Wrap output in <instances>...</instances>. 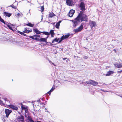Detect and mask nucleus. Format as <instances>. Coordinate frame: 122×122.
<instances>
[{
    "instance_id": "nucleus-1",
    "label": "nucleus",
    "mask_w": 122,
    "mask_h": 122,
    "mask_svg": "<svg viewBox=\"0 0 122 122\" xmlns=\"http://www.w3.org/2000/svg\"><path fill=\"white\" fill-rule=\"evenodd\" d=\"M77 19L81 20V22L84 21L87 22L88 21L87 16L86 15L83 13V11H81L80 13L77 17Z\"/></svg>"
},
{
    "instance_id": "nucleus-2",
    "label": "nucleus",
    "mask_w": 122,
    "mask_h": 122,
    "mask_svg": "<svg viewBox=\"0 0 122 122\" xmlns=\"http://www.w3.org/2000/svg\"><path fill=\"white\" fill-rule=\"evenodd\" d=\"M86 82L87 84L92 85L94 86H97L98 84V83L97 82L91 80H89L88 81H86Z\"/></svg>"
},
{
    "instance_id": "nucleus-3",
    "label": "nucleus",
    "mask_w": 122,
    "mask_h": 122,
    "mask_svg": "<svg viewBox=\"0 0 122 122\" xmlns=\"http://www.w3.org/2000/svg\"><path fill=\"white\" fill-rule=\"evenodd\" d=\"M83 28V26L82 24H81V25L77 28L74 29L73 31L75 33H77L81 32Z\"/></svg>"
},
{
    "instance_id": "nucleus-4",
    "label": "nucleus",
    "mask_w": 122,
    "mask_h": 122,
    "mask_svg": "<svg viewBox=\"0 0 122 122\" xmlns=\"http://www.w3.org/2000/svg\"><path fill=\"white\" fill-rule=\"evenodd\" d=\"M80 21L79 19H77V17L74 20H73L72 22H73V26L75 28L76 27L78 23Z\"/></svg>"
},
{
    "instance_id": "nucleus-5",
    "label": "nucleus",
    "mask_w": 122,
    "mask_h": 122,
    "mask_svg": "<svg viewBox=\"0 0 122 122\" xmlns=\"http://www.w3.org/2000/svg\"><path fill=\"white\" fill-rule=\"evenodd\" d=\"M80 7L81 10L83 11H85V4L83 2H81L80 4Z\"/></svg>"
},
{
    "instance_id": "nucleus-6",
    "label": "nucleus",
    "mask_w": 122,
    "mask_h": 122,
    "mask_svg": "<svg viewBox=\"0 0 122 122\" xmlns=\"http://www.w3.org/2000/svg\"><path fill=\"white\" fill-rule=\"evenodd\" d=\"M70 35L69 34H67L65 35V36L63 35L60 39V40L58 42L59 43H60L63 40L65 39L68 38Z\"/></svg>"
},
{
    "instance_id": "nucleus-7",
    "label": "nucleus",
    "mask_w": 122,
    "mask_h": 122,
    "mask_svg": "<svg viewBox=\"0 0 122 122\" xmlns=\"http://www.w3.org/2000/svg\"><path fill=\"white\" fill-rule=\"evenodd\" d=\"M12 111L7 109H6L5 110V112L6 114V117L8 118L9 115L12 112Z\"/></svg>"
},
{
    "instance_id": "nucleus-8",
    "label": "nucleus",
    "mask_w": 122,
    "mask_h": 122,
    "mask_svg": "<svg viewBox=\"0 0 122 122\" xmlns=\"http://www.w3.org/2000/svg\"><path fill=\"white\" fill-rule=\"evenodd\" d=\"M8 106L10 108L12 109L13 110L17 111L18 109V108L17 106L12 104L8 105Z\"/></svg>"
},
{
    "instance_id": "nucleus-9",
    "label": "nucleus",
    "mask_w": 122,
    "mask_h": 122,
    "mask_svg": "<svg viewBox=\"0 0 122 122\" xmlns=\"http://www.w3.org/2000/svg\"><path fill=\"white\" fill-rule=\"evenodd\" d=\"M75 10H71L68 14V16L70 17H71L75 12Z\"/></svg>"
},
{
    "instance_id": "nucleus-10",
    "label": "nucleus",
    "mask_w": 122,
    "mask_h": 122,
    "mask_svg": "<svg viewBox=\"0 0 122 122\" xmlns=\"http://www.w3.org/2000/svg\"><path fill=\"white\" fill-rule=\"evenodd\" d=\"M89 25L92 27V29L93 27H95L96 26V24L95 22L93 21H89Z\"/></svg>"
},
{
    "instance_id": "nucleus-11",
    "label": "nucleus",
    "mask_w": 122,
    "mask_h": 122,
    "mask_svg": "<svg viewBox=\"0 0 122 122\" xmlns=\"http://www.w3.org/2000/svg\"><path fill=\"white\" fill-rule=\"evenodd\" d=\"M115 66L117 68H121L122 67V65L120 63H117L114 64Z\"/></svg>"
},
{
    "instance_id": "nucleus-12",
    "label": "nucleus",
    "mask_w": 122,
    "mask_h": 122,
    "mask_svg": "<svg viewBox=\"0 0 122 122\" xmlns=\"http://www.w3.org/2000/svg\"><path fill=\"white\" fill-rule=\"evenodd\" d=\"M66 3L69 6H71L73 4V2L72 0H66Z\"/></svg>"
},
{
    "instance_id": "nucleus-13",
    "label": "nucleus",
    "mask_w": 122,
    "mask_h": 122,
    "mask_svg": "<svg viewBox=\"0 0 122 122\" xmlns=\"http://www.w3.org/2000/svg\"><path fill=\"white\" fill-rule=\"evenodd\" d=\"M48 36L46 38H40V40L41 42H44L46 43L47 42V40Z\"/></svg>"
},
{
    "instance_id": "nucleus-14",
    "label": "nucleus",
    "mask_w": 122,
    "mask_h": 122,
    "mask_svg": "<svg viewBox=\"0 0 122 122\" xmlns=\"http://www.w3.org/2000/svg\"><path fill=\"white\" fill-rule=\"evenodd\" d=\"M3 14L5 16H7L8 17H10L11 15V14L6 12H4Z\"/></svg>"
},
{
    "instance_id": "nucleus-15",
    "label": "nucleus",
    "mask_w": 122,
    "mask_h": 122,
    "mask_svg": "<svg viewBox=\"0 0 122 122\" xmlns=\"http://www.w3.org/2000/svg\"><path fill=\"white\" fill-rule=\"evenodd\" d=\"M114 73V72L112 71H110L107 72V74H106V76H110L111 74H113Z\"/></svg>"
},
{
    "instance_id": "nucleus-16",
    "label": "nucleus",
    "mask_w": 122,
    "mask_h": 122,
    "mask_svg": "<svg viewBox=\"0 0 122 122\" xmlns=\"http://www.w3.org/2000/svg\"><path fill=\"white\" fill-rule=\"evenodd\" d=\"M33 30L36 34H40L42 33V32L40 31L36 28L34 29H33Z\"/></svg>"
},
{
    "instance_id": "nucleus-17",
    "label": "nucleus",
    "mask_w": 122,
    "mask_h": 122,
    "mask_svg": "<svg viewBox=\"0 0 122 122\" xmlns=\"http://www.w3.org/2000/svg\"><path fill=\"white\" fill-rule=\"evenodd\" d=\"M25 30L24 31H23V32L26 33H29L30 32H31L32 30H27L26 28H25Z\"/></svg>"
},
{
    "instance_id": "nucleus-18",
    "label": "nucleus",
    "mask_w": 122,
    "mask_h": 122,
    "mask_svg": "<svg viewBox=\"0 0 122 122\" xmlns=\"http://www.w3.org/2000/svg\"><path fill=\"white\" fill-rule=\"evenodd\" d=\"M25 117H27V119L28 120H29L31 122H34V121L30 117V116H28V117H27V116L25 115Z\"/></svg>"
},
{
    "instance_id": "nucleus-19",
    "label": "nucleus",
    "mask_w": 122,
    "mask_h": 122,
    "mask_svg": "<svg viewBox=\"0 0 122 122\" xmlns=\"http://www.w3.org/2000/svg\"><path fill=\"white\" fill-rule=\"evenodd\" d=\"M55 15L54 14L53 12L50 13L49 15V17H50L51 18H52Z\"/></svg>"
},
{
    "instance_id": "nucleus-20",
    "label": "nucleus",
    "mask_w": 122,
    "mask_h": 122,
    "mask_svg": "<svg viewBox=\"0 0 122 122\" xmlns=\"http://www.w3.org/2000/svg\"><path fill=\"white\" fill-rule=\"evenodd\" d=\"M55 89V88L54 87H52L50 90L48 92V93L50 95L51 93V92H52Z\"/></svg>"
},
{
    "instance_id": "nucleus-21",
    "label": "nucleus",
    "mask_w": 122,
    "mask_h": 122,
    "mask_svg": "<svg viewBox=\"0 0 122 122\" xmlns=\"http://www.w3.org/2000/svg\"><path fill=\"white\" fill-rule=\"evenodd\" d=\"M18 33L21 34V35H23L24 36H26V35L23 32H21L19 31L18 30Z\"/></svg>"
},
{
    "instance_id": "nucleus-22",
    "label": "nucleus",
    "mask_w": 122,
    "mask_h": 122,
    "mask_svg": "<svg viewBox=\"0 0 122 122\" xmlns=\"http://www.w3.org/2000/svg\"><path fill=\"white\" fill-rule=\"evenodd\" d=\"M24 117L23 116H20L18 117V120L19 119H22V120H24Z\"/></svg>"
},
{
    "instance_id": "nucleus-23",
    "label": "nucleus",
    "mask_w": 122,
    "mask_h": 122,
    "mask_svg": "<svg viewBox=\"0 0 122 122\" xmlns=\"http://www.w3.org/2000/svg\"><path fill=\"white\" fill-rule=\"evenodd\" d=\"M59 39H57L56 38L54 39L52 41V43H54L55 42H57L58 41Z\"/></svg>"
},
{
    "instance_id": "nucleus-24",
    "label": "nucleus",
    "mask_w": 122,
    "mask_h": 122,
    "mask_svg": "<svg viewBox=\"0 0 122 122\" xmlns=\"http://www.w3.org/2000/svg\"><path fill=\"white\" fill-rule=\"evenodd\" d=\"M42 33H43L44 34L47 35H48L50 34V33L48 32H42Z\"/></svg>"
},
{
    "instance_id": "nucleus-25",
    "label": "nucleus",
    "mask_w": 122,
    "mask_h": 122,
    "mask_svg": "<svg viewBox=\"0 0 122 122\" xmlns=\"http://www.w3.org/2000/svg\"><path fill=\"white\" fill-rule=\"evenodd\" d=\"M26 25L27 26L31 27H33L34 25V24H32L30 23H29L28 24H26Z\"/></svg>"
},
{
    "instance_id": "nucleus-26",
    "label": "nucleus",
    "mask_w": 122,
    "mask_h": 122,
    "mask_svg": "<svg viewBox=\"0 0 122 122\" xmlns=\"http://www.w3.org/2000/svg\"><path fill=\"white\" fill-rule=\"evenodd\" d=\"M60 24L59 23H57L55 27L56 28L58 29L59 28V26H60Z\"/></svg>"
},
{
    "instance_id": "nucleus-27",
    "label": "nucleus",
    "mask_w": 122,
    "mask_h": 122,
    "mask_svg": "<svg viewBox=\"0 0 122 122\" xmlns=\"http://www.w3.org/2000/svg\"><path fill=\"white\" fill-rule=\"evenodd\" d=\"M6 25H7V26L9 27V28L11 30H13L12 29V27H11V26L10 25L7 24H6Z\"/></svg>"
},
{
    "instance_id": "nucleus-28",
    "label": "nucleus",
    "mask_w": 122,
    "mask_h": 122,
    "mask_svg": "<svg viewBox=\"0 0 122 122\" xmlns=\"http://www.w3.org/2000/svg\"><path fill=\"white\" fill-rule=\"evenodd\" d=\"M21 108L22 110H24L26 109V108L24 107V106L22 104H21Z\"/></svg>"
},
{
    "instance_id": "nucleus-29",
    "label": "nucleus",
    "mask_w": 122,
    "mask_h": 122,
    "mask_svg": "<svg viewBox=\"0 0 122 122\" xmlns=\"http://www.w3.org/2000/svg\"><path fill=\"white\" fill-rule=\"evenodd\" d=\"M0 21L2 22L4 24H5V23L4 21V20L1 18V16H0Z\"/></svg>"
},
{
    "instance_id": "nucleus-30",
    "label": "nucleus",
    "mask_w": 122,
    "mask_h": 122,
    "mask_svg": "<svg viewBox=\"0 0 122 122\" xmlns=\"http://www.w3.org/2000/svg\"><path fill=\"white\" fill-rule=\"evenodd\" d=\"M35 37V36H29V37L30 38H31L35 40V38H34Z\"/></svg>"
},
{
    "instance_id": "nucleus-31",
    "label": "nucleus",
    "mask_w": 122,
    "mask_h": 122,
    "mask_svg": "<svg viewBox=\"0 0 122 122\" xmlns=\"http://www.w3.org/2000/svg\"><path fill=\"white\" fill-rule=\"evenodd\" d=\"M18 44L20 46H22L23 45L22 42H18Z\"/></svg>"
},
{
    "instance_id": "nucleus-32",
    "label": "nucleus",
    "mask_w": 122,
    "mask_h": 122,
    "mask_svg": "<svg viewBox=\"0 0 122 122\" xmlns=\"http://www.w3.org/2000/svg\"><path fill=\"white\" fill-rule=\"evenodd\" d=\"M40 37H37L36 38H35V40H36L38 41H40Z\"/></svg>"
},
{
    "instance_id": "nucleus-33",
    "label": "nucleus",
    "mask_w": 122,
    "mask_h": 122,
    "mask_svg": "<svg viewBox=\"0 0 122 122\" xmlns=\"http://www.w3.org/2000/svg\"><path fill=\"white\" fill-rule=\"evenodd\" d=\"M44 8L43 6H41V10L42 11H43L44 10Z\"/></svg>"
},
{
    "instance_id": "nucleus-34",
    "label": "nucleus",
    "mask_w": 122,
    "mask_h": 122,
    "mask_svg": "<svg viewBox=\"0 0 122 122\" xmlns=\"http://www.w3.org/2000/svg\"><path fill=\"white\" fill-rule=\"evenodd\" d=\"M10 6L12 7L14 9H16V7L15 6H14L13 5H11Z\"/></svg>"
},
{
    "instance_id": "nucleus-35",
    "label": "nucleus",
    "mask_w": 122,
    "mask_h": 122,
    "mask_svg": "<svg viewBox=\"0 0 122 122\" xmlns=\"http://www.w3.org/2000/svg\"><path fill=\"white\" fill-rule=\"evenodd\" d=\"M50 33L51 34H54L53 30H51L50 31Z\"/></svg>"
},
{
    "instance_id": "nucleus-36",
    "label": "nucleus",
    "mask_w": 122,
    "mask_h": 122,
    "mask_svg": "<svg viewBox=\"0 0 122 122\" xmlns=\"http://www.w3.org/2000/svg\"><path fill=\"white\" fill-rule=\"evenodd\" d=\"M18 120L19 122H23L24 120H22V119H19Z\"/></svg>"
},
{
    "instance_id": "nucleus-37",
    "label": "nucleus",
    "mask_w": 122,
    "mask_h": 122,
    "mask_svg": "<svg viewBox=\"0 0 122 122\" xmlns=\"http://www.w3.org/2000/svg\"><path fill=\"white\" fill-rule=\"evenodd\" d=\"M34 36H35L36 37H40V35H34Z\"/></svg>"
},
{
    "instance_id": "nucleus-38",
    "label": "nucleus",
    "mask_w": 122,
    "mask_h": 122,
    "mask_svg": "<svg viewBox=\"0 0 122 122\" xmlns=\"http://www.w3.org/2000/svg\"><path fill=\"white\" fill-rule=\"evenodd\" d=\"M100 90H101V91H103V92H109L108 91H104V90H102V89H101Z\"/></svg>"
},
{
    "instance_id": "nucleus-39",
    "label": "nucleus",
    "mask_w": 122,
    "mask_h": 122,
    "mask_svg": "<svg viewBox=\"0 0 122 122\" xmlns=\"http://www.w3.org/2000/svg\"><path fill=\"white\" fill-rule=\"evenodd\" d=\"M20 15L19 13H18L17 14V16L18 17H19Z\"/></svg>"
},
{
    "instance_id": "nucleus-40",
    "label": "nucleus",
    "mask_w": 122,
    "mask_h": 122,
    "mask_svg": "<svg viewBox=\"0 0 122 122\" xmlns=\"http://www.w3.org/2000/svg\"><path fill=\"white\" fill-rule=\"evenodd\" d=\"M3 104V102L1 100H0V104Z\"/></svg>"
},
{
    "instance_id": "nucleus-41",
    "label": "nucleus",
    "mask_w": 122,
    "mask_h": 122,
    "mask_svg": "<svg viewBox=\"0 0 122 122\" xmlns=\"http://www.w3.org/2000/svg\"><path fill=\"white\" fill-rule=\"evenodd\" d=\"M49 62L50 63H51L53 64V65L54 66H56V65L55 64H54V63H53L51 61H49Z\"/></svg>"
},
{
    "instance_id": "nucleus-42",
    "label": "nucleus",
    "mask_w": 122,
    "mask_h": 122,
    "mask_svg": "<svg viewBox=\"0 0 122 122\" xmlns=\"http://www.w3.org/2000/svg\"><path fill=\"white\" fill-rule=\"evenodd\" d=\"M83 58L84 59H87L88 58V57L87 56H85L83 57Z\"/></svg>"
},
{
    "instance_id": "nucleus-43",
    "label": "nucleus",
    "mask_w": 122,
    "mask_h": 122,
    "mask_svg": "<svg viewBox=\"0 0 122 122\" xmlns=\"http://www.w3.org/2000/svg\"><path fill=\"white\" fill-rule=\"evenodd\" d=\"M122 72V70L120 71H117V72L118 73H121Z\"/></svg>"
},
{
    "instance_id": "nucleus-44",
    "label": "nucleus",
    "mask_w": 122,
    "mask_h": 122,
    "mask_svg": "<svg viewBox=\"0 0 122 122\" xmlns=\"http://www.w3.org/2000/svg\"><path fill=\"white\" fill-rule=\"evenodd\" d=\"M54 34H51V37H53L54 36Z\"/></svg>"
},
{
    "instance_id": "nucleus-45",
    "label": "nucleus",
    "mask_w": 122,
    "mask_h": 122,
    "mask_svg": "<svg viewBox=\"0 0 122 122\" xmlns=\"http://www.w3.org/2000/svg\"><path fill=\"white\" fill-rule=\"evenodd\" d=\"M25 112L26 113H27V110L26 109L25 110Z\"/></svg>"
},
{
    "instance_id": "nucleus-46",
    "label": "nucleus",
    "mask_w": 122,
    "mask_h": 122,
    "mask_svg": "<svg viewBox=\"0 0 122 122\" xmlns=\"http://www.w3.org/2000/svg\"><path fill=\"white\" fill-rule=\"evenodd\" d=\"M113 51H114L115 52H117V51H116V50L115 49H113Z\"/></svg>"
},
{
    "instance_id": "nucleus-47",
    "label": "nucleus",
    "mask_w": 122,
    "mask_h": 122,
    "mask_svg": "<svg viewBox=\"0 0 122 122\" xmlns=\"http://www.w3.org/2000/svg\"><path fill=\"white\" fill-rule=\"evenodd\" d=\"M61 21H60L59 22H58L57 23H59L60 24V23L61 22Z\"/></svg>"
},
{
    "instance_id": "nucleus-48",
    "label": "nucleus",
    "mask_w": 122,
    "mask_h": 122,
    "mask_svg": "<svg viewBox=\"0 0 122 122\" xmlns=\"http://www.w3.org/2000/svg\"><path fill=\"white\" fill-rule=\"evenodd\" d=\"M119 96L120 97H121L122 98V95H120Z\"/></svg>"
},
{
    "instance_id": "nucleus-49",
    "label": "nucleus",
    "mask_w": 122,
    "mask_h": 122,
    "mask_svg": "<svg viewBox=\"0 0 122 122\" xmlns=\"http://www.w3.org/2000/svg\"><path fill=\"white\" fill-rule=\"evenodd\" d=\"M37 37H35L34 38H35H35H36Z\"/></svg>"
},
{
    "instance_id": "nucleus-50",
    "label": "nucleus",
    "mask_w": 122,
    "mask_h": 122,
    "mask_svg": "<svg viewBox=\"0 0 122 122\" xmlns=\"http://www.w3.org/2000/svg\"><path fill=\"white\" fill-rule=\"evenodd\" d=\"M105 84V83H103V84Z\"/></svg>"
},
{
    "instance_id": "nucleus-51",
    "label": "nucleus",
    "mask_w": 122,
    "mask_h": 122,
    "mask_svg": "<svg viewBox=\"0 0 122 122\" xmlns=\"http://www.w3.org/2000/svg\"><path fill=\"white\" fill-rule=\"evenodd\" d=\"M54 1H56V0H53Z\"/></svg>"
},
{
    "instance_id": "nucleus-52",
    "label": "nucleus",
    "mask_w": 122,
    "mask_h": 122,
    "mask_svg": "<svg viewBox=\"0 0 122 122\" xmlns=\"http://www.w3.org/2000/svg\"><path fill=\"white\" fill-rule=\"evenodd\" d=\"M66 59L64 58V59H64V60H65V59Z\"/></svg>"
},
{
    "instance_id": "nucleus-53",
    "label": "nucleus",
    "mask_w": 122,
    "mask_h": 122,
    "mask_svg": "<svg viewBox=\"0 0 122 122\" xmlns=\"http://www.w3.org/2000/svg\"><path fill=\"white\" fill-rule=\"evenodd\" d=\"M11 25H12V24H11Z\"/></svg>"
},
{
    "instance_id": "nucleus-54",
    "label": "nucleus",
    "mask_w": 122,
    "mask_h": 122,
    "mask_svg": "<svg viewBox=\"0 0 122 122\" xmlns=\"http://www.w3.org/2000/svg\"><path fill=\"white\" fill-rule=\"evenodd\" d=\"M83 84H84L85 85V84H84V83H83Z\"/></svg>"
},
{
    "instance_id": "nucleus-55",
    "label": "nucleus",
    "mask_w": 122,
    "mask_h": 122,
    "mask_svg": "<svg viewBox=\"0 0 122 122\" xmlns=\"http://www.w3.org/2000/svg\"><path fill=\"white\" fill-rule=\"evenodd\" d=\"M64 79L63 78V79Z\"/></svg>"
},
{
    "instance_id": "nucleus-56",
    "label": "nucleus",
    "mask_w": 122,
    "mask_h": 122,
    "mask_svg": "<svg viewBox=\"0 0 122 122\" xmlns=\"http://www.w3.org/2000/svg\"><path fill=\"white\" fill-rule=\"evenodd\" d=\"M25 115H26V113L25 114Z\"/></svg>"
}]
</instances>
